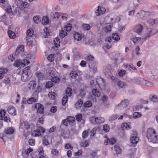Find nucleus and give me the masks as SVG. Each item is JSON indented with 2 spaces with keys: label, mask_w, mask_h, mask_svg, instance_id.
I'll list each match as a JSON object with an SVG mask.
<instances>
[{
  "label": "nucleus",
  "mask_w": 158,
  "mask_h": 158,
  "mask_svg": "<svg viewBox=\"0 0 158 158\" xmlns=\"http://www.w3.org/2000/svg\"><path fill=\"white\" fill-rule=\"evenodd\" d=\"M141 114L139 112H135L133 114V118H137L141 117Z\"/></svg>",
  "instance_id": "de8ad7c7"
},
{
  "label": "nucleus",
  "mask_w": 158,
  "mask_h": 158,
  "mask_svg": "<svg viewBox=\"0 0 158 158\" xmlns=\"http://www.w3.org/2000/svg\"><path fill=\"white\" fill-rule=\"evenodd\" d=\"M103 130L106 132H108L110 130V127L108 125L106 124L103 125Z\"/></svg>",
  "instance_id": "680f3d73"
},
{
  "label": "nucleus",
  "mask_w": 158,
  "mask_h": 158,
  "mask_svg": "<svg viewBox=\"0 0 158 158\" xmlns=\"http://www.w3.org/2000/svg\"><path fill=\"white\" fill-rule=\"evenodd\" d=\"M30 67L28 66L24 68L23 71V73L21 76V80L24 82L28 81L31 74L30 71Z\"/></svg>",
  "instance_id": "f03ea898"
},
{
  "label": "nucleus",
  "mask_w": 158,
  "mask_h": 158,
  "mask_svg": "<svg viewBox=\"0 0 158 158\" xmlns=\"http://www.w3.org/2000/svg\"><path fill=\"white\" fill-rule=\"evenodd\" d=\"M129 101L127 100H125L122 101L117 106L119 110H121L126 107L128 104Z\"/></svg>",
  "instance_id": "9d476101"
},
{
  "label": "nucleus",
  "mask_w": 158,
  "mask_h": 158,
  "mask_svg": "<svg viewBox=\"0 0 158 158\" xmlns=\"http://www.w3.org/2000/svg\"><path fill=\"white\" fill-rule=\"evenodd\" d=\"M118 86L120 88H124L127 87L126 84L124 82L121 81H119L117 83Z\"/></svg>",
  "instance_id": "c85d7f7f"
},
{
  "label": "nucleus",
  "mask_w": 158,
  "mask_h": 158,
  "mask_svg": "<svg viewBox=\"0 0 158 158\" xmlns=\"http://www.w3.org/2000/svg\"><path fill=\"white\" fill-rule=\"evenodd\" d=\"M54 43L56 47H58L60 45V39L58 38H56L54 40Z\"/></svg>",
  "instance_id": "4c0bfd02"
},
{
  "label": "nucleus",
  "mask_w": 158,
  "mask_h": 158,
  "mask_svg": "<svg viewBox=\"0 0 158 158\" xmlns=\"http://www.w3.org/2000/svg\"><path fill=\"white\" fill-rule=\"evenodd\" d=\"M90 131L89 129H88L84 131L82 133V138L84 139H85L87 138L89 135V131Z\"/></svg>",
  "instance_id": "c9c22d12"
},
{
  "label": "nucleus",
  "mask_w": 158,
  "mask_h": 158,
  "mask_svg": "<svg viewBox=\"0 0 158 158\" xmlns=\"http://www.w3.org/2000/svg\"><path fill=\"white\" fill-rule=\"evenodd\" d=\"M8 112L10 114L13 116L16 114V109L12 106H10L8 107Z\"/></svg>",
  "instance_id": "2eb2a0df"
},
{
  "label": "nucleus",
  "mask_w": 158,
  "mask_h": 158,
  "mask_svg": "<svg viewBox=\"0 0 158 158\" xmlns=\"http://www.w3.org/2000/svg\"><path fill=\"white\" fill-rule=\"evenodd\" d=\"M98 8L96 10L95 12L96 15L99 16L105 13L106 11V9L105 8L100 6H98Z\"/></svg>",
  "instance_id": "4468645a"
},
{
  "label": "nucleus",
  "mask_w": 158,
  "mask_h": 158,
  "mask_svg": "<svg viewBox=\"0 0 158 158\" xmlns=\"http://www.w3.org/2000/svg\"><path fill=\"white\" fill-rule=\"evenodd\" d=\"M74 43L76 44L78 43L76 42L77 41H80L81 39V35L77 32H75L74 35Z\"/></svg>",
  "instance_id": "a211bd4d"
},
{
  "label": "nucleus",
  "mask_w": 158,
  "mask_h": 158,
  "mask_svg": "<svg viewBox=\"0 0 158 158\" xmlns=\"http://www.w3.org/2000/svg\"><path fill=\"white\" fill-rule=\"evenodd\" d=\"M8 71V69L6 68H2L0 69V73L2 74L3 75L6 73Z\"/></svg>",
  "instance_id": "bf43d9fd"
},
{
  "label": "nucleus",
  "mask_w": 158,
  "mask_h": 158,
  "mask_svg": "<svg viewBox=\"0 0 158 158\" xmlns=\"http://www.w3.org/2000/svg\"><path fill=\"white\" fill-rule=\"evenodd\" d=\"M37 109V112L40 114H43L44 110V107L43 105L39 103H37L35 106Z\"/></svg>",
  "instance_id": "f8f14e48"
},
{
  "label": "nucleus",
  "mask_w": 158,
  "mask_h": 158,
  "mask_svg": "<svg viewBox=\"0 0 158 158\" xmlns=\"http://www.w3.org/2000/svg\"><path fill=\"white\" fill-rule=\"evenodd\" d=\"M92 94L94 96L98 97L100 96L101 93L97 89H93Z\"/></svg>",
  "instance_id": "473e14b6"
},
{
  "label": "nucleus",
  "mask_w": 158,
  "mask_h": 158,
  "mask_svg": "<svg viewBox=\"0 0 158 158\" xmlns=\"http://www.w3.org/2000/svg\"><path fill=\"white\" fill-rule=\"evenodd\" d=\"M143 29V26L140 24L138 25L135 27L134 31L135 32L139 34Z\"/></svg>",
  "instance_id": "5701e85b"
},
{
  "label": "nucleus",
  "mask_w": 158,
  "mask_h": 158,
  "mask_svg": "<svg viewBox=\"0 0 158 158\" xmlns=\"http://www.w3.org/2000/svg\"><path fill=\"white\" fill-rule=\"evenodd\" d=\"M111 29V26L110 24L107 25L103 28V30L106 32L110 31Z\"/></svg>",
  "instance_id": "37998d69"
},
{
  "label": "nucleus",
  "mask_w": 158,
  "mask_h": 158,
  "mask_svg": "<svg viewBox=\"0 0 158 158\" xmlns=\"http://www.w3.org/2000/svg\"><path fill=\"white\" fill-rule=\"evenodd\" d=\"M89 141L88 140H83L80 143L81 146L84 148L87 147L89 146Z\"/></svg>",
  "instance_id": "c756f323"
},
{
  "label": "nucleus",
  "mask_w": 158,
  "mask_h": 158,
  "mask_svg": "<svg viewBox=\"0 0 158 158\" xmlns=\"http://www.w3.org/2000/svg\"><path fill=\"white\" fill-rule=\"evenodd\" d=\"M48 60L50 62H52L53 61L54 59V54H51L49 55L47 58Z\"/></svg>",
  "instance_id": "13d9d810"
},
{
  "label": "nucleus",
  "mask_w": 158,
  "mask_h": 158,
  "mask_svg": "<svg viewBox=\"0 0 158 158\" xmlns=\"http://www.w3.org/2000/svg\"><path fill=\"white\" fill-rule=\"evenodd\" d=\"M82 27L85 30H89L90 29V27L88 24H84L82 25Z\"/></svg>",
  "instance_id": "8fccbe9b"
},
{
  "label": "nucleus",
  "mask_w": 158,
  "mask_h": 158,
  "mask_svg": "<svg viewBox=\"0 0 158 158\" xmlns=\"http://www.w3.org/2000/svg\"><path fill=\"white\" fill-rule=\"evenodd\" d=\"M148 14V12H146L144 11H139L137 14L136 16L138 18H143L145 16Z\"/></svg>",
  "instance_id": "dca6fc26"
},
{
  "label": "nucleus",
  "mask_w": 158,
  "mask_h": 158,
  "mask_svg": "<svg viewBox=\"0 0 158 158\" xmlns=\"http://www.w3.org/2000/svg\"><path fill=\"white\" fill-rule=\"evenodd\" d=\"M49 22L47 16L43 17L41 21V23L43 24L47 25L48 23Z\"/></svg>",
  "instance_id": "cd10ccee"
},
{
  "label": "nucleus",
  "mask_w": 158,
  "mask_h": 158,
  "mask_svg": "<svg viewBox=\"0 0 158 158\" xmlns=\"http://www.w3.org/2000/svg\"><path fill=\"white\" fill-rule=\"evenodd\" d=\"M111 65H108L105 67L103 70V73L105 76L107 78H110L112 80H115L116 78L112 75L111 71Z\"/></svg>",
  "instance_id": "7ed1b4c3"
},
{
  "label": "nucleus",
  "mask_w": 158,
  "mask_h": 158,
  "mask_svg": "<svg viewBox=\"0 0 158 158\" xmlns=\"http://www.w3.org/2000/svg\"><path fill=\"white\" fill-rule=\"evenodd\" d=\"M156 33L155 31L152 28H148L146 30L145 34L142 37V39L144 40H147L148 38L151 37Z\"/></svg>",
  "instance_id": "39448f33"
},
{
  "label": "nucleus",
  "mask_w": 158,
  "mask_h": 158,
  "mask_svg": "<svg viewBox=\"0 0 158 158\" xmlns=\"http://www.w3.org/2000/svg\"><path fill=\"white\" fill-rule=\"evenodd\" d=\"M83 103V102L81 100H80L75 103V107L77 109H78L81 107Z\"/></svg>",
  "instance_id": "f704fd0d"
},
{
  "label": "nucleus",
  "mask_w": 158,
  "mask_h": 158,
  "mask_svg": "<svg viewBox=\"0 0 158 158\" xmlns=\"http://www.w3.org/2000/svg\"><path fill=\"white\" fill-rule=\"evenodd\" d=\"M112 38L113 40H118L120 39V37L118 34L116 33H113L112 35Z\"/></svg>",
  "instance_id": "3c124183"
},
{
  "label": "nucleus",
  "mask_w": 158,
  "mask_h": 158,
  "mask_svg": "<svg viewBox=\"0 0 158 158\" xmlns=\"http://www.w3.org/2000/svg\"><path fill=\"white\" fill-rule=\"evenodd\" d=\"M147 22L150 25L153 26L155 25V19L150 18L148 20Z\"/></svg>",
  "instance_id": "6e6d98bb"
},
{
  "label": "nucleus",
  "mask_w": 158,
  "mask_h": 158,
  "mask_svg": "<svg viewBox=\"0 0 158 158\" xmlns=\"http://www.w3.org/2000/svg\"><path fill=\"white\" fill-rule=\"evenodd\" d=\"M147 137L149 142L155 143H158V134L154 129H148L147 134Z\"/></svg>",
  "instance_id": "f257e3e1"
},
{
  "label": "nucleus",
  "mask_w": 158,
  "mask_h": 158,
  "mask_svg": "<svg viewBox=\"0 0 158 158\" xmlns=\"http://www.w3.org/2000/svg\"><path fill=\"white\" fill-rule=\"evenodd\" d=\"M118 117V115L117 114H115L112 115L109 119L110 121H113L116 119Z\"/></svg>",
  "instance_id": "5fc2aeb1"
},
{
  "label": "nucleus",
  "mask_w": 158,
  "mask_h": 158,
  "mask_svg": "<svg viewBox=\"0 0 158 158\" xmlns=\"http://www.w3.org/2000/svg\"><path fill=\"white\" fill-rule=\"evenodd\" d=\"M116 140L114 138H112L111 139H107L104 141V143L106 145L109 144L113 145L116 142Z\"/></svg>",
  "instance_id": "f3484780"
},
{
  "label": "nucleus",
  "mask_w": 158,
  "mask_h": 158,
  "mask_svg": "<svg viewBox=\"0 0 158 158\" xmlns=\"http://www.w3.org/2000/svg\"><path fill=\"white\" fill-rule=\"evenodd\" d=\"M33 20L35 23L38 24L40 22L41 19L39 16H36L33 17Z\"/></svg>",
  "instance_id": "a19ab883"
},
{
  "label": "nucleus",
  "mask_w": 158,
  "mask_h": 158,
  "mask_svg": "<svg viewBox=\"0 0 158 158\" xmlns=\"http://www.w3.org/2000/svg\"><path fill=\"white\" fill-rule=\"evenodd\" d=\"M87 61L88 65L95 63L94 61V58L92 55H88L85 58Z\"/></svg>",
  "instance_id": "1a4fd4ad"
},
{
  "label": "nucleus",
  "mask_w": 158,
  "mask_h": 158,
  "mask_svg": "<svg viewBox=\"0 0 158 158\" xmlns=\"http://www.w3.org/2000/svg\"><path fill=\"white\" fill-rule=\"evenodd\" d=\"M24 47L23 45H21L17 48L15 52V55H18L23 52L24 51Z\"/></svg>",
  "instance_id": "412c9836"
},
{
  "label": "nucleus",
  "mask_w": 158,
  "mask_h": 158,
  "mask_svg": "<svg viewBox=\"0 0 158 158\" xmlns=\"http://www.w3.org/2000/svg\"><path fill=\"white\" fill-rule=\"evenodd\" d=\"M67 34L68 33L64 29H63V28H62L60 32L59 36L60 38H63L65 36L67 35Z\"/></svg>",
  "instance_id": "bb28decb"
},
{
  "label": "nucleus",
  "mask_w": 158,
  "mask_h": 158,
  "mask_svg": "<svg viewBox=\"0 0 158 158\" xmlns=\"http://www.w3.org/2000/svg\"><path fill=\"white\" fill-rule=\"evenodd\" d=\"M111 2L119 4L118 5V6H116L115 7V8L117 9L120 7L121 5V3L122 2V0H110Z\"/></svg>",
  "instance_id": "e433bc0d"
},
{
  "label": "nucleus",
  "mask_w": 158,
  "mask_h": 158,
  "mask_svg": "<svg viewBox=\"0 0 158 158\" xmlns=\"http://www.w3.org/2000/svg\"><path fill=\"white\" fill-rule=\"evenodd\" d=\"M77 49L76 48H74L73 50V52L74 53V56L77 58V59H80L81 56L77 51Z\"/></svg>",
  "instance_id": "393cba45"
},
{
  "label": "nucleus",
  "mask_w": 158,
  "mask_h": 158,
  "mask_svg": "<svg viewBox=\"0 0 158 158\" xmlns=\"http://www.w3.org/2000/svg\"><path fill=\"white\" fill-rule=\"evenodd\" d=\"M68 100V96H65L62 98V103L63 106L65 105Z\"/></svg>",
  "instance_id": "09e8293b"
},
{
  "label": "nucleus",
  "mask_w": 158,
  "mask_h": 158,
  "mask_svg": "<svg viewBox=\"0 0 158 158\" xmlns=\"http://www.w3.org/2000/svg\"><path fill=\"white\" fill-rule=\"evenodd\" d=\"M96 84L101 89H104L105 86V82L104 79L101 77H98L96 79Z\"/></svg>",
  "instance_id": "6e6552de"
},
{
  "label": "nucleus",
  "mask_w": 158,
  "mask_h": 158,
  "mask_svg": "<svg viewBox=\"0 0 158 158\" xmlns=\"http://www.w3.org/2000/svg\"><path fill=\"white\" fill-rule=\"evenodd\" d=\"M36 102L37 100L36 98L33 97L30 98L27 100V103L29 104H32Z\"/></svg>",
  "instance_id": "58836bf2"
},
{
  "label": "nucleus",
  "mask_w": 158,
  "mask_h": 158,
  "mask_svg": "<svg viewBox=\"0 0 158 158\" xmlns=\"http://www.w3.org/2000/svg\"><path fill=\"white\" fill-rule=\"evenodd\" d=\"M140 50V48L139 46H137L135 48V51L133 52L131 54V56L132 58H135V55L137 56H139L140 55V53L139 51Z\"/></svg>",
  "instance_id": "6ab92c4d"
},
{
  "label": "nucleus",
  "mask_w": 158,
  "mask_h": 158,
  "mask_svg": "<svg viewBox=\"0 0 158 158\" xmlns=\"http://www.w3.org/2000/svg\"><path fill=\"white\" fill-rule=\"evenodd\" d=\"M124 66L125 68L129 70L130 69H132L135 70L137 69L136 67H135L131 63L129 64H124Z\"/></svg>",
  "instance_id": "b1692460"
},
{
  "label": "nucleus",
  "mask_w": 158,
  "mask_h": 158,
  "mask_svg": "<svg viewBox=\"0 0 158 158\" xmlns=\"http://www.w3.org/2000/svg\"><path fill=\"white\" fill-rule=\"evenodd\" d=\"M90 72L93 74H94L97 72L98 69L96 63L89 65Z\"/></svg>",
  "instance_id": "ddd939ff"
},
{
  "label": "nucleus",
  "mask_w": 158,
  "mask_h": 158,
  "mask_svg": "<svg viewBox=\"0 0 158 158\" xmlns=\"http://www.w3.org/2000/svg\"><path fill=\"white\" fill-rule=\"evenodd\" d=\"M45 129L42 127H39L36 130H34L31 133V135L33 136H39L41 135V133H44Z\"/></svg>",
  "instance_id": "0eeeda50"
},
{
  "label": "nucleus",
  "mask_w": 158,
  "mask_h": 158,
  "mask_svg": "<svg viewBox=\"0 0 158 158\" xmlns=\"http://www.w3.org/2000/svg\"><path fill=\"white\" fill-rule=\"evenodd\" d=\"M76 117L77 120L78 122H80L82 119V115L81 114H78L76 115Z\"/></svg>",
  "instance_id": "052dcab7"
},
{
  "label": "nucleus",
  "mask_w": 158,
  "mask_h": 158,
  "mask_svg": "<svg viewBox=\"0 0 158 158\" xmlns=\"http://www.w3.org/2000/svg\"><path fill=\"white\" fill-rule=\"evenodd\" d=\"M122 129L123 130H128L130 129V126L127 123H124L122 125Z\"/></svg>",
  "instance_id": "79ce46f5"
},
{
  "label": "nucleus",
  "mask_w": 158,
  "mask_h": 158,
  "mask_svg": "<svg viewBox=\"0 0 158 158\" xmlns=\"http://www.w3.org/2000/svg\"><path fill=\"white\" fill-rule=\"evenodd\" d=\"M87 63V61L83 60L81 62L79 65L82 67L84 68L86 66Z\"/></svg>",
  "instance_id": "338daca9"
},
{
  "label": "nucleus",
  "mask_w": 158,
  "mask_h": 158,
  "mask_svg": "<svg viewBox=\"0 0 158 158\" xmlns=\"http://www.w3.org/2000/svg\"><path fill=\"white\" fill-rule=\"evenodd\" d=\"M51 153L52 155L55 156H57L59 154L58 151L56 149H53L52 150Z\"/></svg>",
  "instance_id": "774afa93"
},
{
  "label": "nucleus",
  "mask_w": 158,
  "mask_h": 158,
  "mask_svg": "<svg viewBox=\"0 0 158 158\" xmlns=\"http://www.w3.org/2000/svg\"><path fill=\"white\" fill-rule=\"evenodd\" d=\"M51 81L55 83H58L60 81L59 78L57 77H52Z\"/></svg>",
  "instance_id": "0e129e2a"
},
{
  "label": "nucleus",
  "mask_w": 158,
  "mask_h": 158,
  "mask_svg": "<svg viewBox=\"0 0 158 158\" xmlns=\"http://www.w3.org/2000/svg\"><path fill=\"white\" fill-rule=\"evenodd\" d=\"M14 132V129L11 127L7 128L5 130V132L6 134L11 135Z\"/></svg>",
  "instance_id": "72a5a7b5"
},
{
  "label": "nucleus",
  "mask_w": 158,
  "mask_h": 158,
  "mask_svg": "<svg viewBox=\"0 0 158 158\" xmlns=\"http://www.w3.org/2000/svg\"><path fill=\"white\" fill-rule=\"evenodd\" d=\"M141 81L142 82V84L143 85L151 87L154 86L153 84L149 81L145 80L144 79H142Z\"/></svg>",
  "instance_id": "a878e982"
},
{
  "label": "nucleus",
  "mask_w": 158,
  "mask_h": 158,
  "mask_svg": "<svg viewBox=\"0 0 158 158\" xmlns=\"http://www.w3.org/2000/svg\"><path fill=\"white\" fill-rule=\"evenodd\" d=\"M55 93V92H50L48 94V96L52 100H54L56 98Z\"/></svg>",
  "instance_id": "603ef678"
},
{
  "label": "nucleus",
  "mask_w": 158,
  "mask_h": 158,
  "mask_svg": "<svg viewBox=\"0 0 158 158\" xmlns=\"http://www.w3.org/2000/svg\"><path fill=\"white\" fill-rule=\"evenodd\" d=\"M20 128L25 131L26 130H28L30 128V125L27 121H23L20 123Z\"/></svg>",
  "instance_id": "9b49d317"
},
{
  "label": "nucleus",
  "mask_w": 158,
  "mask_h": 158,
  "mask_svg": "<svg viewBox=\"0 0 158 158\" xmlns=\"http://www.w3.org/2000/svg\"><path fill=\"white\" fill-rule=\"evenodd\" d=\"M89 120L91 123L93 124H99L103 123L105 121L104 118L102 117H98L95 118L94 117H90Z\"/></svg>",
  "instance_id": "423d86ee"
},
{
  "label": "nucleus",
  "mask_w": 158,
  "mask_h": 158,
  "mask_svg": "<svg viewBox=\"0 0 158 158\" xmlns=\"http://www.w3.org/2000/svg\"><path fill=\"white\" fill-rule=\"evenodd\" d=\"M141 38L140 37H133L131 40L135 44H137L140 40Z\"/></svg>",
  "instance_id": "ea45409f"
},
{
  "label": "nucleus",
  "mask_w": 158,
  "mask_h": 158,
  "mask_svg": "<svg viewBox=\"0 0 158 158\" xmlns=\"http://www.w3.org/2000/svg\"><path fill=\"white\" fill-rule=\"evenodd\" d=\"M23 61V62L21 60H17L15 61L13 65L16 67L21 68L24 67L25 65H28L30 63L27 60H24Z\"/></svg>",
  "instance_id": "20e7f679"
},
{
  "label": "nucleus",
  "mask_w": 158,
  "mask_h": 158,
  "mask_svg": "<svg viewBox=\"0 0 158 158\" xmlns=\"http://www.w3.org/2000/svg\"><path fill=\"white\" fill-rule=\"evenodd\" d=\"M68 33L70 32L72 28V25L70 23L68 24L65 27L63 28Z\"/></svg>",
  "instance_id": "7c9ffc66"
},
{
  "label": "nucleus",
  "mask_w": 158,
  "mask_h": 158,
  "mask_svg": "<svg viewBox=\"0 0 158 158\" xmlns=\"http://www.w3.org/2000/svg\"><path fill=\"white\" fill-rule=\"evenodd\" d=\"M53 84L52 81H48L46 85L45 86L47 88H50L52 87Z\"/></svg>",
  "instance_id": "e2e57ef3"
},
{
  "label": "nucleus",
  "mask_w": 158,
  "mask_h": 158,
  "mask_svg": "<svg viewBox=\"0 0 158 158\" xmlns=\"http://www.w3.org/2000/svg\"><path fill=\"white\" fill-rule=\"evenodd\" d=\"M34 31L32 29H30L27 32V35L29 37H32L33 35Z\"/></svg>",
  "instance_id": "864d4df0"
},
{
  "label": "nucleus",
  "mask_w": 158,
  "mask_h": 158,
  "mask_svg": "<svg viewBox=\"0 0 158 158\" xmlns=\"http://www.w3.org/2000/svg\"><path fill=\"white\" fill-rule=\"evenodd\" d=\"M130 139L131 143L133 144H136L139 141L138 138L136 136L132 135H131Z\"/></svg>",
  "instance_id": "4be33fe9"
},
{
  "label": "nucleus",
  "mask_w": 158,
  "mask_h": 158,
  "mask_svg": "<svg viewBox=\"0 0 158 158\" xmlns=\"http://www.w3.org/2000/svg\"><path fill=\"white\" fill-rule=\"evenodd\" d=\"M61 13H60L59 12H55V13L53 15V18H57L58 19L61 16Z\"/></svg>",
  "instance_id": "69168bd1"
},
{
  "label": "nucleus",
  "mask_w": 158,
  "mask_h": 158,
  "mask_svg": "<svg viewBox=\"0 0 158 158\" xmlns=\"http://www.w3.org/2000/svg\"><path fill=\"white\" fill-rule=\"evenodd\" d=\"M151 100L153 102H158V96L153 95L151 97L150 96Z\"/></svg>",
  "instance_id": "c03bdc74"
},
{
  "label": "nucleus",
  "mask_w": 158,
  "mask_h": 158,
  "mask_svg": "<svg viewBox=\"0 0 158 158\" xmlns=\"http://www.w3.org/2000/svg\"><path fill=\"white\" fill-rule=\"evenodd\" d=\"M8 34L9 37L10 39H14L16 37L15 33L10 30L8 31Z\"/></svg>",
  "instance_id": "2f4dec72"
},
{
  "label": "nucleus",
  "mask_w": 158,
  "mask_h": 158,
  "mask_svg": "<svg viewBox=\"0 0 158 158\" xmlns=\"http://www.w3.org/2000/svg\"><path fill=\"white\" fill-rule=\"evenodd\" d=\"M66 96L70 97L72 93V90L70 88H68L65 91Z\"/></svg>",
  "instance_id": "a18cd8bd"
},
{
  "label": "nucleus",
  "mask_w": 158,
  "mask_h": 158,
  "mask_svg": "<svg viewBox=\"0 0 158 158\" xmlns=\"http://www.w3.org/2000/svg\"><path fill=\"white\" fill-rule=\"evenodd\" d=\"M90 85L91 87L92 88L94 87H96V85H97L96 82H94V78L91 79L90 81Z\"/></svg>",
  "instance_id": "49530a36"
},
{
  "label": "nucleus",
  "mask_w": 158,
  "mask_h": 158,
  "mask_svg": "<svg viewBox=\"0 0 158 158\" xmlns=\"http://www.w3.org/2000/svg\"><path fill=\"white\" fill-rule=\"evenodd\" d=\"M114 150L117 154L120 153L121 152V150L119 146L115 145L114 147Z\"/></svg>",
  "instance_id": "4d7b16f0"
},
{
  "label": "nucleus",
  "mask_w": 158,
  "mask_h": 158,
  "mask_svg": "<svg viewBox=\"0 0 158 158\" xmlns=\"http://www.w3.org/2000/svg\"><path fill=\"white\" fill-rule=\"evenodd\" d=\"M36 86V81H33L30 82L28 84V87L29 89L32 90L35 89Z\"/></svg>",
  "instance_id": "aec40b11"
}]
</instances>
